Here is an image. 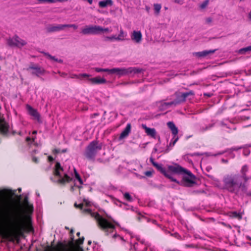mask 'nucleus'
<instances>
[{"label": "nucleus", "mask_w": 251, "mask_h": 251, "mask_svg": "<svg viewBox=\"0 0 251 251\" xmlns=\"http://www.w3.org/2000/svg\"><path fill=\"white\" fill-rule=\"evenodd\" d=\"M88 81L90 82L92 84H101L106 83V80L104 78H101L98 76L88 79Z\"/></svg>", "instance_id": "a211bd4d"}, {"label": "nucleus", "mask_w": 251, "mask_h": 251, "mask_svg": "<svg viewBox=\"0 0 251 251\" xmlns=\"http://www.w3.org/2000/svg\"><path fill=\"white\" fill-rule=\"evenodd\" d=\"M131 125L130 123H128L124 130L121 132L119 138L120 139H124L128 136L130 132Z\"/></svg>", "instance_id": "aec40b11"}, {"label": "nucleus", "mask_w": 251, "mask_h": 251, "mask_svg": "<svg viewBox=\"0 0 251 251\" xmlns=\"http://www.w3.org/2000/svg\"><path fill=\"white\" fill-rule=\"evenodd\" d=\"M248 170L249 168L248 166L245 165L242 166L240 170L241 175H239V179L241 181L243 180V183H245V184L247 181L251 179V177L248 176L247 175Z\"/></svg>", "instance_id": "2eb2a0df"}, {"label": "nucleus", "mask_w": 251, "mask_h": 251, "mask_svg": "<svg viewBox=\"0 0 251 251\" xmlns=\"http://www.w3.org/2000/svg\"><path fill=\"white\" fill-rule=\"evenodd\" d=\"M32 70L31 74L39 76L40 75H44L45 73V69L39 65L31 63L27 70Z\"/></svg>", "instance_id": "4468645a"}, {"label": "nucleus", "mask_w": 251, "mask_h": 251, "mask_svg": "<svg viewBox=\"0 0 251 251\" xmlns=\"http://www.w3.org/2000/svg\"><path fill=\"white\" fill-rule=\"evenodd\" d=\"M23 204L25 206V210L28 213H31L33 211V206L32 204H30L28 202V197H25L24 201Z\"/></svg>", "instance_id": "4be33fe9"}, {"label": "nucleus", "mask_w": 251, "mask_h": 251, "mask_svg": "<svg viewBox=\"0 0 251 251\" xmlns=\"http://www.w3.org/2000/svg\"><path fill=\"white\" fill-rule=\"evenodd\" d=\"M127 36V33L125 32L123 29L121 28L120 33L118 36L116 35H112L110 36H105L104 37V41H124Z\"/></svg>", "instance_id": "ddd939ff"}, {"label": "nucleus", "mask_w": 251, "mask_h": 251, "mask_svg": "<svg viewBox=\"0 0 251 251\" xmlns=\"http://www.w3.org/2000/svg\"><path fill=\"white\" fill-rule=\"evenodd\" d=\"M76 187L80 190V189H81L82 188V186L81 185L80 186H76Z\"/></svg>", "instance_id": "13d9d810"}, {"label": "nucleus", "mask_w": 251, "mask_h": 251, "mask_svg": "<svg viewBox=\"0 0 251 251\" xmlns=\"http://www.w3.org/2000/svg\"><path fill=\"white\" fill-rule=\"evenodd\" d=\"M122 204L125 206V207L124 208L125 209H126V210L130 209L132 211L134 210L133 206H130L129 205H127L126 203H123Z\"/></svg>", "instance_id": "c03bdc74"}, {"label": "nucleus", "mask_w": 251, "mask_h": 251, "mask_svg": "<svg viewBox=\"0 0 251 251\" xmlns=\"http://www.w3.org/2000/svg\"><path fill=\"white\" fill-rule=\"evenodd\" d=\"M102 146L97 140L90 142L86 149L85 156L89 160L94 159L97 152L101 150Z\"/></svg>", "instance_id": "39448f33"}, {"label": "nucleus", "mask_w": 251, "mask_h": 251, "mask_svg": "<svg viewBox=\"0 0 251 251\" xmlns=\"http://www.w3.org/2000/svg\"><path fill=\"white\" fill-rule=\"evenodd\" d=\"M129 74V69L128 68H119V74L118 75L119 76L125 75Z\"/></svg>", "instance_id": "c85d7f7f"}, {"label": "nucleus", "mask_w": 251, "mask_h": 251, "mask_svg": "<svg viewBox=\"0 0 251 251\" xmlns=\"http://www.w3.org/2000/svg\"><path fill=\"white\" fill-rule=\"evenodd\" d=\"M222 181L224 189L236 195L243 194L247 190V185L240 180L238 175H226L223 177Z\"/></svg>", "instance_id": "f03ea898"}, {"label": "nucleus", "mask_w": 251, "mask_h": 251, "mask_svg": "<svg viewBox=\"0 0 251 251\" xmlns=\"http://www.w3.org/2000/svg\"><path fill=\"white\" fill-rule=\"evenodd\" d=\"M228 216L230 218L237 219L238 220H241L242 219V213L236 211H231L229 212Z\"/></svg>", "instance_id": "b1692460"}, {"label": "nucleus", "mask_w": 251, "mask_h": 251, "mask_svg": "<svg viewBox=\"0 0 251 251\" xmlns=\"http://www.w3.org/2000/svg\"><path fill=\"white\" fill-rule=\"evenodd\" d=\"M153 166L155 167L159 171H160L162 174L165 173L166 171L165 169L163 168L162 165L158 164V163H153Z\"/></svg>", "instance_id": "7c9ffc66"}, {"label": "nucleus", "mask_w": 251, "mask_h": 251, "mask_svg": "<svg viewBox=\"0 0 251 251\" xmlns=\"http://www.w3.org/2000/svg\"><path fill=\"white\" fill-rule=\"evenodd\" d=\"M59 74H60V76L62 77H65V76L67 75V74L64 73L59 72Z\"/></svg>", "instance_id": "864d4df0"}, {"label": "nucleus", "mask_w": 251, "mask_h": 251, "mask_svg": "<svg viewBox=\"0 0 251 251\" xmlns=\"http://www.w3.org/2000/svg\"><path fill=\"white\" fill-rule=\"evenodd\" d=\"M7 43L10 47H17L18 48H22L27 44L25 41L16 35L12 38L8 39L7 40Z\"/></svg>", "instance_id": "9d476101"}, {"label": "nucleus", "mask_w": 251, "mask_h": 251, "mask_svg": "<svg viewBox=\"0 0 251 251\" xmlns=\"http://www.w3.org/2000/svg\"><path fill=\"white\" fill-rule=\"evenodd\" d=\"M119 68H115L111 69H108V73L113 74H116L118 75L119 74Z\"/></svg>", "instance_id": "e433bc0d"}, {"label": "nucleus", "mask_w": 251, "mask_h": 251, "mask_svg": "<svg viewBox=\"0 0 251 251\" xmlns=\"http://www.w3.org/2000/svg\"><path fill=\"white\" fill-rule=\"evenodd\" d=\"M91 243H92L91 241H90V240L88 241V245H90L91 244Z\"/></svg>", "instance_id": "338daca9"}, {"label": "nucleus", "mask_w": 251, "mask_h": 251, "mask_svg": "<svg viewBox=\"0 0 251 251\" xmlns=\"http://www.w3.org/2000/svg\"><path fill=\"white\" fill-rule=\"evenodd\" d=\"M60 152V150L59 149H55L52 151V153L54 154H57Z\"/></svg>", "instance_id": "09e8293b"}, {"label": "nucleus", "mask_w": 251, "mask_h": 251, "mask_svg": "<svg viewBox=\"0 0 251 251\" xmlns=\"http://www.w3.org/2000/svg\"><path fill=\"white\" fill-rule=\"evenodd\" d=\"M113 4L112 0H103L99 2V6L100 8H105L108 6H111Z\"/></svg>", "instance_id": "5701e85b"}, {"label": "nucleus", "mask_w": 251, "mask_h": 251, "mask_svg": "<svg viewBox=\"0 0 251 251\" xmlns=\"http://www.w3.org/2000/svg\"><path fill=\"white\" fill-rule=\"evenodd\" d=\"M150 161L153 166V163H156V162L154 161V160L152 158H150Z\"/></svg>", "instance_id": "6e6d98bb"}, {"label": "nucleus", "mask_w": 251, "mask_h": 251, "mask_svg": "<svg viewBox=\"0 0 251 251\" xmlns=\"http://www.w3.org/2000/svg\"><path fill=\"white\" fill-rule=\"evenodd\" d=\"M145 175L148 176V177H150L152 175V172L151 171H146L145 173Z\"/></svg>", "instance_id": "de8ad7c7"}, {"label": "nucleus", "mask_w": 251, "mask_h": 251, "mask_svg": "<svg viewBox=\"0 0 251 251\" xmlns=\"http://www.w3.org/2000/svg\"><path fill=\"white\" fill-rule=\"evenodd\" d=\"M174 2L177 3H180V0H174Z\"/></svg>", "instance_id": "bf43d9fd"}, {"label": "nucleus", "mask_w": 251, "mask_h": 251, "mask_svg": "<svg viewBox=\"0 0 251 251\" xmlns=\"http://www.w3.org/2000/svg\"><path fill=\"white\" fill-rule=\"evenodd\" d=\"M80 235V233L79 232H77V233H76V235H77L78 237H79Z\"/></svg>", "instance_id": "69168bd1"}, {"label": "nucleus", "mask_w": 251, "mask_h": 251, "mask_svg": "<svg viewBox=\"0 0 251 251\" xmlns=\"http://www.w3.org/2000/svg\"><path fill=\"white\" fill-rule=\"evenodd\" d=\"M154 10L156 15H158L161 8V5L160 4L155 3L153 4Z\"/></svg>", "instance_id": "473e14b6"}, {"label": "nucleus", "mask_w": 251, "mask_h": 251, "mask_svg": "<svg viewBox=\"0 0 251 251\" xmlns=\"http://www.w3.org/2000/svg\"><path fill=\"white\" fill-rule=\"evenodd\" d=\"M83 212L88 214H91V210L90 209H85L83 210Z\"/></svg>", "instance_id": "8fccbe9b"}, {"label": "nucleus", "mask_w": 251, "mask_h": 251, "mask_svg": "<svg viewBox=\"0 0 251 251\" xmlns=\"http://www.w3.org/2000/svg\"><path fill=\"white\" fill-rule=\"evenodd\" d=\"M208 3H209V0H205L204 1H203L200 5V8L201 9H204L207 6V5L208 4Z\"/></svg>", "instance_id": "a19ab883"}, {"label": "nucleus", "mask_w": 251, "mask_h": 251, "mask_svg": "<svg viewBox=\"0 0 251 251\" xmlns=\"http://www.w3.org/2000/svg\"><path fill=\"white\" fill-rule=\"evenodd\" d=\"M46 56H47L48 58L51 60H53L55 62H59V63H62L63 60L61 59H58V58H55V56H52L49 53L43 52H42Z\"/></svg>", "instance_id": "c756f323"}, {"label": "nucleus", "mask_w": 251, "mask_h": 251, "mask_svg": "<svg viewBox=\"0 0 251 251\" xmlns=\"http://www.w3.org/2000/svg\"><path fill=\"white\" fill-rule=\"evenodd\" d=\"M99 25H86L81 30V33L83 35H96L99 34Z\"/></svg>", "instance_id": "9b49d317"}, {"label": "nucleus", "mask_w": 251, "mask_h": 251, "mask_svg": "<svg viewBox=\"0 0 251 251\" xmlns=\"http://www.w3.org/2000/svg\"><path fill=\"white\" fill-rule=\"evenodd\" d=\"M166 177L168 178L169 179H170L172 181H174V182H176L177 183H179L178 181H177L176 180V179L174 178V177H172V176L171 174L167 172L166 171L165 172V173L163 174Z\"/></svg>", "instance_id": "f704fd0d"}, {"label": "nucleus", "mask_w": 251, "mask_h": 251, "mask_svg": "<svg viewBox=\"0 0 251 251\" xmlns=\"http://www.w3.org/2000/svg\"><path fill=\"white\" fill-rule=\"evenodd\" d=\"M168 168L170 172L177 174H184L186 170V169L182 167L177 164H175L174 165H170Z\"/></svg>", "instance_id": "dca6fc26"}, {"label": "nucleus", "mask_w": 251, "mask_h": 251, "mask_svg": "<svg viewBox=\"0 0 251 251\" xmlns=\"http://www.w3.org/2000/svg\"><path fill=\"white\" fill-rule=\"evenodd\" d=\"M215 50H203L200 52H198L196 53L197 55L200 57H203L206 56L207 55L212 54L215 52Z\"/></svg>", "instance_id": "393cba45"}, {"label": "nucleus", "mask_w": 251, "mask_h": 251, "mask_svg": "<svg viewBox=\"0 0 251 251\" xmlns=\"http://www.w3.org/2000/svg\"><path fill=\"white\" fill-rule=\"evenodd\" d=\"M184 174L187 175L183 176L182 177V181L184 186L191 187L194 184H196V177L191 171L186 169Z\"/></svg>", "instance_id": "1a4fd4ad"}, {"label": "nucleus", "mask_w": 251, "mask_h": 251, "mask_svg": "<svg viewBox=\"0 0 251 251\" xmlns=\"http://www.w3.org/2000/svg\"><path fill=\"white\" fill-rule=\"evenodd\" d=\"M63 170L64 169L61 166L60 163L57 162L53 170V175L55 176L59 177L56 182L61 186H65L67 183L70 182L72 180V178L67 174H64V176L61 177L60 171H63Z\"/></svg>", "instance_id": "20e7f679"}, {"label": "nucleus", "mask_w": 251, "mask_h": 251, "mask_svg": "<svg viewBox=\"0 0 251 251\" xmlns=\"http://www.w3.org/2000/svg\"><path fill=\"white\" fill-rule=\"evenodd\" d=\"M246 238L247 239V240H249V241H251V237H250V236L249 235H247L246 236Z\"/></svg>", "instance_id": "4d7b16f0"}, {"label": "nucleus", "mask_w": 251, "mask_h": 251, "mask_svg": "<svg viewBox=\"0 0 251 251\" xmlns=\"http://www.w3.org/2000/svg\"><path fill=\"white\" fill-rule=\"evenodd\" d=\"M214 126V124H209L208 126H206L205 127H202L201 128V130L202 131H204L206 130H209L210 128H211L212 127H213Z\"/></svg>", "instance_id": "ea45409f"}, {"label": "nucleus", "mask_w": 251, "mask_h": 251, "mask_svg": "<svg viewBox=\"0 0 251 251\" xmlns=\"http://www.w3.org/2000/svg\"><path fill=\"white\" fill-rule=\"evenodd\" d=\"M167 126L169 127V128L171 130L172 134L174 135V136L172 139L169 145H168L167 147V149L166 150V152H168L171 150V149H170V148L174 147L178 140V137L177 136L178 129L175 126L174 123L172 122H169L167 123Z\"/></svg>", "instance_id": "423d86ee"}, {"label": "nucleus", "mask_w": 251, "mask_h": 251, "mask_svg": "<svg viewBox=\"0 0 251 251\" xmlns=\"http://www.w3.org/2000/svg\"><path fill=\"white\" fill-rule=\"evenodd\" d=\"M90 75L87 74H80L78 75L75 74H72L70 75V78H76L81 79L82 77H89Z\"/></svg>", "instance_id": "cd10ccee"}, {"label": "nucleus", "mask_w": 251, "mask_h": 251, "mask_svg": "<svg viewBox=\"0 0 251 251\" xmlns=\"http://www.w3.org/2000/svg\"><path fill=\"white\" fill-rule=\"evenodd\" d=\"M48 159L49 162H52L54 160V158L51 156H49Z\"/></svg>", "instance_id": "603ef678"}, {"label": "nucleus", "mask_w": 251, "mask_h": 251, "mask_svg": "<svg viewBox=\"0 0 251 251\" xmlns=\"http://www.w3.org/2000/svg\"><path fill=\"white\" fill-rule=\"evenodd\" d=\"M84 240V237H82L81 238H79V239L76 240L75 242V247L78 250H80L81 251H83V249L81 247H79V245H82L83 243Z\"/></svg>", "instance_id": "a878e982"}, {"label": "nucleus", "mask_w": 251, "mask_h": 251, "mask_svg": "<svg viewBox=\"0 0 251 251\" xmlns=\"http://www.w3.org/2000/svg\"><path fill=\"white\" fill-rule=\"evenodd\" d=\"M54 241L51 242V246H48L45 251H67V246L61 242H58L56 246H53Z\"/></svg>", "instance_id": "f8f14e48"}, {"label": "nucleus", "mask_w": 251, "mask_h": 251, "mask_svg": "<svg viewBox=\"0 0 251 251\" xmlns=\"http://www.w3.org/2000/svg\"><path fill=\"white\" fill-rule=\"evenodd\" d=\"M27 108L29 114L37 120L38 121L40 120V115L37 111L33 108L31 106L27 105Z\"/></svg>", "instance_id": "f3484780"}, {"label": "nucleus", "mask_w": 251, "mask_h": 251, "mask_svg": "<svg viewBox=\"0 0 251 251\" xmlns=\"http://www.w3.org/2000/svg\"><path fill=\"white\" fill-rule=\"evenodd\" d=\"M124 197L128 201L131 202L133 201V199L129 193H125L124 194Z\"/></svg>", "instance_id": "c9c22d12"}, {"label": "nucleus", "mask_w": 251, "mask_h": 251, "mask_svg": "<svg viewBox=\"0 0 251 251\" xmlns=\"http://www.w3.org/2000/svg\"><path fill=\"white\" fill-rule=\"evenodd\" d=\"M93 216L96 220L99 228L103 231L106 235L112 233L115 230V226L114 223H117L114 221L110 216L106 215V217L111 221H108L105 218L102 217L98 213H93Z\"/></svg>", "instance_id": "7ed1b4c3"}, {"label": "nucleus", "mask_w": 251, "mask_h": 251, "mask_svg": "<svg viewBox=\"0 0 251 251\" xmlns=\"http://www.w3.org/2000/svg\"><path fill=\"white\" fill-rule=\"evenodd\" d=\"M70 239L71 240L68 242L67 244L65 243V241H64V243L61 242L62 244L67 246V251H71L69 247L72 248L75 246V244L74 243V236L72 235V237H70Z\"/></svg>", "instance_id": "bb28decb"}, {"label": "nucleus", "mask_w": 251, "mask_h": 251, "mask_svg": "<svg viewBox=\"0 0 251 251\" xmlns=\"http://www.w3.org/2000/svg\"><path fill=\"white\" fill-rule=\"evenodd\" d=\"M31 139L30 137H26V141H30V140H31Z\"/></svg>", "instance_id": "680f3d73"}, {"label": "nucleus", "mask_w": 251, "mask_h": 251, "mask_svg": "<svg viewBox=\"0 0 251 251\" xmlns=\"http://www.w3.org/2000/svg\"><path fill=\"white\" fill-rule=\"evenodd\" d=\"M74 230L73 229H71L70 230V237H72V235H74Z\"/></svg>", "instance_id": "5fc2aeb1"}, {"label": "nucleus", "mask_w": 251, "mask_h": 251, "mask_svg": "<svg viewBox=\"0 0 251 251\" xmlns=\"http://www.w3.org/2000/svg\"><path fill=\"white\" fill-rule=\"evenodd\" d=\"M100 30L99 31V34L102 33V32H107V33H110L111 32V30H109L108 28H103L101 26H100Z\"/></svg>", "instance_id": "4c0bfd02"}, {"label": "nucleus", "mask_w": 251, "mask_h": 251, "mask_svg": "<svg viewBox=\"0 0 251 251\" xmlns=\"http://www.w3.org/2000/svg\"><path fill=\"white\" fill-rule=\"evenodd\" d=\"M74 206L75 208H79V209L82 210L83 208L84 204L83 203H81L78 204H77L76 203H75L74 204Z\"/></svg>", "instance_id": "a18cd8bd"}, {"label": "nucleus", "mask_w": 251, "mask_h": 251, "mask_svg": "<svg viewBox=\"0 0 251 251\" xmlns=\"http://www.w3.org/2000/svg\"><path fill=\"white\" fill-rule=\"evenodd\" d=\"M32 134H37V131H36V130H34V131L32 132Z\"/></svg>", "instance_id": "0e129e2a"}, {"label": "nucleus", "mask_w": 251, "mask_h": 251, "mask_svg": "<svg viewBox=\"0 0 251 251\" xmlns=\"http://www.w3.org/2000/svg\"><path fill=\"white\" fill-rule=\"evenodd\" d=\"M65 228H66V229H69V227H67V226H65Z\"/></svg>", "instance_id": "774afa93"}, {"label": "nucleus", "mask_w": 251, "mask_h": 251, "mask_svg": "<svg viewBox=\"0 0 251 251\" xmlns=\"http://www.w3.org/2000/svg\"><path fill=\"white\" fill-rule=\"evenodd\" d=\"M65 27H72L74 29H76L77 25L75 24H65V25H49L46 28V31L48 33H52L63 30Z\"/></svg>", "instance_id": "6e6552de"}, {"label": "nucleus", "mask_w": 251, "mask_h": 251, "mask_svg": "<svg viewBox=\"0 0 251 251\" xmlns=\"http://www.w3.org/2000/svg\"><path fill=\"white\" fill-rule=\"evenodd\" d=\"M37 1L39 2V3H54V0H37Z\"/></svg>", "instance_id": "79ce46f5"}, {"label": "nucleus", "mask_w": 251, "mask_h": 251, "mask_svg": "<svg viewBox=\"0 0 251 251\" xmlns=\"http://www.w3.org/2000/svg\"><path fill=\"white\" fill-rule=\"evenodd\" d=\"M131 38L132 40L135 42L136 43H140L141 41L142 38V35L141 31H134L131 36Z\"/></svg>", "instance_id": "412c9836"}, {"label": "nucleus", "mask_w": 251, "mask_h": 251, "mask_svg": "<svg viewBox=\"0 0 251 251\" xmlns=\"http://www.w3.org/2000/svg\"><path fill=\"white\" fill-rule=\"evenodd\" d=\"M15 191L9 189L0 190V236L9 239L15 234L33 230L30 223H25L24 211L21 203V196L17 203L10 204Z\"/></svg>", "instance_id": "f257e3e1"}, {"label": "nucleus", "mask_w": 251, "mask_h": 251, "mask_svg": "<svg viewBox=\"0 0 251 251\" xmlns=\"http://www.w3.org/2000/svg\"><path fill=\"white\" fill-rule=\"evenodd\" d=\"M248 51H251V46H248L246 48H243L240 50V52L242 53V52H246Z\"/></svg>", "instance_id": "37998d69"}, {"label": "nucleus", "mask_w": 251, "mask_h": 251, "mask_svg": "<svg viewBox=\"0 0 251 251\" xmlns=\"http://www.w3.org/2000/svg\"><path fill=\"white\" fill-rule=\"evenodd\" d=\"M143 128L145 129L146 134L152 138H156V132L155 128L147 127L145 125H142Z\"/></svg>", "instance_id": "6ab92c4d"}, {"label": "nucleus", "mask_w": 251, "mask_h": 251, "mask_svg": "<svg viewBox=\"0 0 251 251\" xmlns=\"http://www.w3.org/2000/svg\"><path fill=\"white\" fill-rule=\"evenodd\" d=\"M129 73L130 74H138L141 73V70L135 67L128 68Z\"/></svg>", "instance_id": "2f4dec72"}, {"label": "nucleus", "mask_w": 251, "mask_h": 251, "mask_svg": "<svg viewBox=\"0 0 251 251\" xmlns=\"http://www.w3.org/2000/svg\"><path fill=\"white\" fill-rule=\"evenodd\" d=\"M66 151H67V149H64V150H63L61 151V152L64 153V152H66Z\"/></svg>", "instance_id": "e2e57ef3"}, {"label": "nucleus", "mask_w": 251, "mask_h": 251, "mask_svg": "<svg viewBox=\"0 0 251 251\" xmlns=\"http://www.w3.org/2000/svg\"><path fill=\"white\" fill-rule=\"evenodd\" d=\"M206 23L207 24H210L212 22V19L210 17L207 18L205 19Z\"/></svg>", "instance_id": "49530a36"}, {"label": "nucleus", "mask_w": 251, "mask_h": 251, "mask_svg": "<svg viewBox=\"0 0 251 251\" xmlns=\"http://www.w3.org/2000/svg\"><path fill=\"white\" fill-rule=\"evenodd\" d=\"M75 187H76V185H75L74 186H72V187H71V190L72 191H74V187H75Z\"/></svg>", "instance_id": "052dcab7"}, {"label": "nucleus", "mask_w": 251, "mask_h": 251, "mask_svg": "<svg viewBox=\"0 0 251 251\" xmlns=\"http://www.w3.org/2000/svg\"><path fill=\"white\" fill-rule=\"evenodd\" d=\"M93 69L97 73L108 72V69H102L97 67L94 68Z\"/></svg>", "instance_id": "58836bf2"}, {"label": "nucleus", "mask_w": 251, "mask_h": 251, "mask_svg": "<svg viewBox=\"0 0 251 251\" xmlns=\"http://www.w3.org/2000/svg\"><path fill=\"white\" fill-rule=\"evenodd\" d=\"M194 95V92L192 90H190L188 92L181 93L180 95H178L176 99L174 100L169 102H164L163 104L167 106H171L172 105H176L181 102L185 101L186 98L189 96H193Z\"/></svg>", "instance_id": "0eeeda50"}, {"label": "nucleus", "mask_w": 251, "mask_h": 251, "mask_svg": "<svg viewBox=\"0 0 251 251\" xmlns=\"http://www.w3.org/2000/svg\"><path fill=\"white\" fill-rule=\"evenodd\" d=\"M32 161L34 163H38V159L36 157H33L32 158Z\"/></svg>", "instance_id": "3c124183"}, {"label": "nucleus", "mask_w": 251, "mask_h": 251, "mask_svg": "<svg viewBox=\"0 0 251 251\" xmlns=\"http://www.w3.org/2000/svg\"><path fill=\"white\" fill-rule=\"evenodd\" d=\"M75 176L76 179L79 181L80 185L83 184V181L75 168L74 169Z\"/></svg>", "instance_id": "72a5a7b5"}]
</instances>
